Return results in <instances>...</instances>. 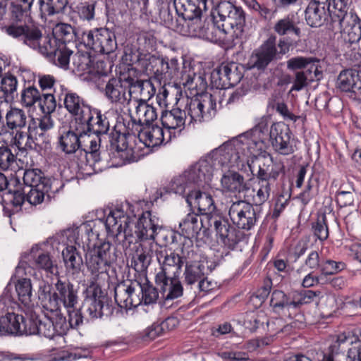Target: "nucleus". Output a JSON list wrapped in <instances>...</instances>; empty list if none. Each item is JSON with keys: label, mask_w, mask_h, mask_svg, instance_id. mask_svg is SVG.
Returning a JSON list of instances; mask_svg holds the SVG:
<instances>
[{"label": "nucleus", "mask_w": 361, "mask_h": 361, "mask_svg": "<svg viewBox=\"0 0 361 361\" xmlns=\"http://www.w3.org/2000/svg\"><path fill=\"white\" fill-rule=\"evenodd\" d=\"M1 30L18 42L38 51L56 66L68 69L73 51L63 43L56 44L49 35H44L42 30L33 25L11 23L3 26Z\"/></svg>", "instance_id": "f257e3e1"}, {"label": "nucleus", "mask_w": 361, "mask_h": 361, "mask_svg": "<svg viewBox=\"0 0 361 361\" xmlns=\"http://www.w3.org/2000/svg\"><path fill=\"white\" fill-rule=\"evenodd\" d=\"M216 94L209 92L194 97L182 98L180 101L188 117L189 124L211 120L217 111Z\"/></svg>", "instance_id": "f03ea898"}, {"label": "nucleus", "mask_w": 361, "mask_h": 361, "mask_svg": "<svg viewBox=\"0 0 361 361\" xmlns=\"http://www.w3.org/2000/svg\"><path fill=\"white\" fill-rule=\"evenodd\" d=\"M252 157L240 137L224 143L212 152L211 161L214 167H233L245 157Z\"/></svg>", "instance_id": "7ed1b4c3"}, {"label": "nucleus", "mask_w": 361, "mask_h": 361, "mask_svg": "<svg viewBox=\"0 0 361 361\" xmlns=\"http://www.w3.org/2000/svg\"><path fill=\"white\" fill-rule=\"evenodd\" d=\"M228 215L238 229L250 231L261 219L262 209L247 201L238 200L231 204Z\"/></svg>", "instance_id": "20e7f679"}, {"label": "nucleus", "mask_w": 361, "mask_h": 361, "mask_svg": "<svg viewBox=\"0 0 361 361\" xmlns=\"http://www.w3.org/2000/svg\"><path fill=\"white\" fill-rule=\"evenodd\" d=\"M143 62L141 71L148 75H152L159 82L170 80L177 73L179 68L178 61L176 58L169 61L167 57L149 52Z\"/></svg>", "instance_id": "39448f33"}, {"label": "nucleus", "mask_w": 361, "mask_h": 361, "mask_svg": "<svg viewBox=\"0 0 361 361\" xmlns=\"http://www.w3.org/2000/svg\"><path fill=\"white\" fill-rule=\"evenodd\" d=\"M215 11L223 22L222 26L226 30L231 29L235 38L241 37L245 25V13L242 7L223 1L218 3Z\"/></svg>", "instance_id": "423d86ee"}, {"label": "nucleus", "mask_w": 361, "mask_h": 361, "mask_svg": "<svg viewBox=\"0 0 361 361\" xmlns=\"http://www.w3.org/2000/svg\"><path fill=\"white\" fill-rule=\"evenodd\" d=\"M328 29L332 32L341 33V40L347 48L356 44L361 39V23L356 14H350L338 17L334 23L328 24Z\"/></svg>", "instance_id": "0eeeda50"}, {"label": "nucleus", "mask_w": 361, "mask_h": 361, "mask_svg": "<svg viewBox=\"0 0 361 361\" xmlns=\"http://www.w3.org/2000/svg\"><path fill=\"white\" fill-rule=\"evenodd\" d=\"M82 40L86 47L96 53L109 54L117 48L116 35L107 28H96L83 32Z\"/></svg>", "instance_id": "6e6552de"}, {"label": "nucleus", "mask_w": 361, "mask_h": 361, "mask_svg": "<svg viewBox=\"0 0 361 361\" xmlns=\"http://www.w3.org/2000/svg\"><path fill=\"white\" fill-rule=\"evenodd\" d=\"M116 260L115 252L109 242H103L90 250L86 254V264L92 274L106 273Z\"/></svg>", "instance_id": "1a4fd4ad"}, {"label": "nucleus", "mask_w": 361, "mask_h": 361, "mask_svg": "<svg viewBox=\"0 0 361 361\" xmlns=\"http://www.w3.org/2000/svg\"><path fill=\"white\" fill-rule=\"evenodd\" d=\"M213 228L225 247L234 250L245 234L232 226L223 215H213L208 219V229Z\"/></svg>", "instance_id": "9d476101"}, {"label": "nucleus", "mask_w": 361, "mask_h": 361, "mask_svg": "<svg viewBox=\"0 0 361 361\" xmlns=\"http://www.w3.org/2000/svg\"><path fill=\"white\" fill-rule=\"evenodd\" d=\"M141 282L123 281L118 283L114 288L115 301L121 308L130 310L142 303Z\"/></svg>", "instance_id": "9b49d317"}, {"label": "nucleus", "mask_w": 361, "mask_h": 361, "mask_svg": "<svg viewBox=\"0 0 361 361\" xmlns=\"http://www.w3.org/2000/svg\"><path fill=\"white\" fill-rule=\"evenodd\" d=\"M190 252H192V255H193L192 250H187L186 255L185 248L183 247L181 249L182 256H180L174 252L168 253V252L162 247L156 249V257L161 265V270L156 274V276H178L185 263L183 259L189 258Z\"/></svg>", "instance_id": "f8f14e48"}, {"label": "nucleus", "mask_w": 361, "mask_h": 361, "mask_svg": "<svg viewBox=\"0 0 361 361\" xmlns=\"http://www.w3.org/2000/svg\"><path fill=\"white\" fill-rule=\"evenodd\" d=\"M268 136L269 130L264 121H261L250 131L239 135L252 158L256 157L265 149Z\"/></svg>", "instance_id": "ddd939ff"}, {"label": "nucleus", "mask_w": 361, "mask_h": 361, "mask_svg": "<svg viewBox=\"0 0 361 361\" xmlns=\"http://www.w3.org/2000/svg\"><path fill=\"white\" fill-rule=\"evenodd\" d=\"M359 63L354 64V68L341 72L337 79V87L348 92L354 100H361V55Z\"/></svg>", "instance_id": "4468645a"}, {"label": "nucleus", "mask_w": 361, "mask_h": 361, "mask_svg": "<svg viewBox=\"0 0 361 361\" xmlns=\"http://www.w3.org/2000/svg\"><path fill=\"white\" fill-rule=\"evenodd\" d=\"M276 41V36L271 35L258 49L255 50L249 61L252 68L264 70L270 63L280 58Z\"/></svg>", "instance_id": "2eb2a0df"}, {"label": "nucleus", "mask_w": 361, "mask_h": 361, "mask_svg": "<svg viewBox=\"0 0 361 361\" xmlns=\"http://www.w3.org/2000/svg\"><path fill=\"white\" fill-rule=\"evenodd\" d=\"M85 135V131L78 125L73 129L72 127L68 130H63L58 137L57 147L66 154L70 155L79 152L84 153L85 157L87 151L82 148L80 139Z\"/></svg>", "instance_id": "dca6fc26"}, {"label": "nucleus", "mask_w": 361, "mask_h": 361, "mask_svg": "<svg viewBox=\"0 0 361 361\" xmlns=\"http://www.w3.org/2000/svg\"><path fill=\"white\" fill-rule=\"evenodd\" d=\"M269 141L274 150L279 154L288 156L295 152L294 147L290 143V130L283 124L274 123L271 126Z\"/></svg>", "instance_id": "f3484780"}, {"label": "nucleus", "mask_w": 361, "mask_h": 361, "mask_svg": "<svg viewBox=\"0 0 361 361\" xmlns=\"http://www.w3.org/2000/svg\"><path fill=\"white\" fill-rule=\"evenodd\" d=\"M78 125L85 131V135L88 133L98 136L106 135L110 128L106 115L102 114L101 110L92 107L90 109V114L85 116Z\"/></svg>", "instance_id": "a211bd4d"}, {"label": "nucleus", "mask_w": 361, "mask_h": 361, "mask_svg": "<svg viewBox=\"0 0 361 361\" xmlns=\"http://www.w3.org/2000/svg\"><path fill=\"white\" fill-rule=\"evenodd\" d=\"M135 71L129 70L128 77L124 78L128 87V95L132 99L142 100L147 102L155 94L156 89L150 80H139L131 76L130 73Z\"/></svg>", "instance_id": "6ab92c4d"}, {"label": "nucleus", "mask_w": 361, "mask_h": 361, "mask_svg": "<svg viewBox=\"0 0 361 361\" xmlns=\"http://www.w3.org/2000/svg\"><path fill=\"white\" fill-rule=\"evenodd\" d=\"M128 111L131 120L140 126L149 125L157 118L155 107L142 100L132 99L128 101Z\"/></svg>", "instance_id": "aec40b11"}, {"label": "nucleus", "mask_w": 361, "mask_h": 361, "mask_svg": "<svg viewBox=\"0 0 361 361\" xmlns=\"http://www.w3.org/2000/svg\"><path fill=\"white\" fill-rule=\"evenodd\" d=\"M186 202L190 206L197 208L199 212L204 216V219L207 224L210 216L222 215L215 212L216 207L212 196L202 192L200 190H189L186 196Z\"/></svg>", "instance_id": "412c9836"}, {"label": "nucleus", "mask_w": 361, "mask_h": 361, "mask_svg": "<svg viewBox=\"0 0 361 361\" xmlns=\"http://www.w3.org/2000/svg\"><path fill=\"white\" fill-rule=\"evenodd\" d=\"M63 105L68 112L75 117L78 124L85 116L90 114L92 106L87 103L84 98L71 90H66L63 93Z\"/></svg>", "instance_id": "4be33fe9"}, {"label": "nucleus", "mask_w": 361, "mask_h": 361, "mask_svg": "<svg viewBox=\"0 0 361 361\" xmlns=\"http://www.w3.org/2000/svg\"><path fill=\"white\" fill-rule=\"evenodd\" d=\"M128 77V73H123L119 78H111L106 82L104 94L107 99L112 104H123L128 102L127 90H128V85H124L126 83L124 78Z\"/></svg>", "instance_id": "5701e85b"}, {"label": "nucleus", "mask_w": 361, "mask_h": 361, "mask_svg": "<svg viewBox=\"0 0 361 361\" xmlns=\"http://www.w3.org/2000/svg\"><path fill=\"white\" fill-rule=\"evenodd\" d=\"M155 282L161 298L165 300L178 298L183 294V288L178 276H155Z\"/></svg>", "instance_id": "b1692460"}, {"label": "nucleus", "mask_w": 361, "mask_h": 361, "mask_svg": "<svg viewBox=\"0 0 361 361\" xmlns=\"http://www.w3.org/2000/svg\"><path fill=\"white\" fill-rule=\"evenodd\" d=\"M161 221L150 211L142 213L137 221L138 233L141 240H155L160 229Z\"/></svg>", "instance_id": "393cba45"}, {"label": "nucleus", "mask_w": 361, "mask_h": 361, "mask_svg": "<svg viewBox=\"0 0 361 361\" xmlns=\"http://www.w3.org/2000/svg\"><path fill=\"white\" fill-rule=\"evenodd\" d=\"M176 105L177 106L173 107L171 110L162 112L161 116V124L168 131L178 130L181 132L185 128V123L188 121L183 104L180 100Z\"/></svg>", "instance_id": "a878e982"}, {"label": "nucleus", "mask_w": 361, "mask_h": 361, "mask_svg": "<svg viewBox=\"0 0 361 361\" xmlns=\"http://www.w3.org/2000/svg\"><path fill=\"white\" fill-rule=\"evenodd\" d=\"M180 81L183 85L190 90L196 91V96L205 93L207 82L203 72L195 73L193 68L184 66L180 73Z\"/></svg>", "instance_id": "bb28decb"}, {"label": "nucleus", "mask_w": 361, "mask_h": 361, "mask_svg": "<svg viewBox=\"0 0 361 361\" xmlns=\"http://www.w3.org/2000/svg\"><path fill=\"white\" fill-rule=\"evenodd\" d=\"M152 253V243H140L132 256L131 267L138 273L145 274L151 264Z\"/></svg>", "instance_id": "cd10ccee"}, {"label": "nucleus", "mask_w": 361, "mask_h": 361, "mask_svg": "<svg viewBox=\"0 0 361 361\" xmlns=\"http://www.w3.org/2000/svg\"><path fill=\"white\" fill-rule=\"evenodd\" d=\"M204 219H201L195 213L188 214L185 218L179 223V229L185 239L197 237L202 228H204V232L209 230L207 224Z\"/></svg>", "instance_id": "c85d7f7f"}, {"label": "nucleus", "mask_w": 361, "mask_h": 361, "mask_svg": "<svg viewBox=\"0 0 361 361\" xmlns=\"http://www.w3.org/2000/svg\"><path fill=\"white\" fill-rule=\"evenodd\" d=\"M325 2L310 1L305 11L307 24L312 27L322 26L328 16L329 11L324 6Z\"/></svg>", "instance_id": "c756f323"}, {"label": "nucleus", "mask_w": 361, "mask_h": 361, "mask_svg": "<svg viewBox=\"0 0 361 361\" xmlns=\"http://www.w3.org/2000/svg\"><path fill=\"white\" fill-rule=\"evenodd\" d=\"M55 294L66 308H73L77 303V291L68 280L59 279L55 283Z\"/></svg>", "instance_id": "7c9ffc66"}, {"label": "nucleus", "mask_w": 361, "mask_h": 361, "mask_svg": "<svg viewBox=\"0 0 361 361\" xmlns=\"http://www.w3.org/2000/svg\"><path fill=\"white\" fill-rule=\"evenodd\" d=\"M168 134L169 137L166 138L163 128L156 125L140 130L138 136L146 146L155 147L160 145L165 140L169 142L171 138V133L168 131Z\"/></svg>", "instance_id": "2f4dec72"}, {"label": "nucleus", "mask_w": 361, "mask_h": 361, "mask_svg": "<svg viewBox=\"0 0 361 361\" xmlns=\"http://www.w3.org/2000/svg\"><path fill=\"white\" fill-rule=\"evenodd\" d=\"M221 186L231 192H249V187L245 182L244 177L238 172L228 171L221 179Z\"/></svg>", "instance_id": "473e14b6"}, {"label": "nucleus", "mask_w": 361, "mask_h": 361, "mask_svg": "<svg viewBox=\"0 0 361 361\" xmlns=\"http://www.w3.org/2000/svg\"><path fill=\"white\" fill-rule=\"evenodd\" d=\"M299 24L300 21L295 15H288L283 18L278 20L275 23L273 30L279 36L293 34L297 37L300 38L302 31L298 26Z\"/></svg>", "instance_id": "72a5a7b5"}, {"label": "nucleus", "mask_w": 361, "mask_h": 361, "mask_svg": "<svg viewBox=\"0 0 361 361\" xmlns=\"http://www.w3.org/2000/svg\"><path fill=\"white\" fill-rule=\"evenodd\" d=\"M53 127L54 121L51 115L44 114L39 118H32L29 121L27 128L31 131V136L38 135L40 140L46 142V133Z\"/></svg>", "instance_id": "f704fd0d"}, {"label": "nucleus", "mask_w": 361, "mask_h": 361, "mask_svg": "<svg viewBox=\"0 0 361 361\" xmlns=\"http://www.w3.org/2000/svg\"><path fill=\"white\" fill-rule=\"evenodd\" d=\"M83 313H87L90 319L100 318L104 315L111 314L112 308L105 302L94 300L92 298H85L80 307Z\"/></svg>", "instance_id": "c9c22d12"}, {"label": "nucleus", "mask_w": 361, "mask_h": 361, "mask_svg": "<svg viewBox=\"0 0 361 361\" xmlns=\"http://www.w3.org/2000/svg\"><path fill=\"white\" fill-rule=\"evenodd\" d=\"M21 322H23V316L14 312H8L5 316L1 317L0 334L20 335Z\"/></svg>", "instance_id": "e433bc0d"}, {"label": "nucleus", "mask_w": 361, "mask_h": 361, "mask_svg": "<svg viewBox=\"0 0 361 361\" xmlns=\"http://www.w3.org/2000/svg\"><path fill=\"white\" fill-rule=\"evenodd\" d=\"M173 4L176 13L182 18L183 22L192 20L196 16H202L203 9L196 4L194 0H173Z\"/></svg>", "instance_id": "4c0bfd02"}, {"label": "nucleus", "mask_w": 361, "mask_h": 361, "mask_svg": "<svg viewBox=\"0 0 361 361\" xmlns=\"http://www.w3.org/2000/svg\"><path fill=\"white\" fill-rule=\"evenodd\" d=\"M207 22V20H202L201 16H196L192 20H185L177 25L176 29L183 35L200 38Z\"/></svg>", "instance_id": "58836bf2"}, {"label": "nucleus", "mask_w": 361, "mask_h": 361, "mask_svg": "<svg viewBox=\"0 0 361 361\" xmlns=\"http://www.w3.org/2000/svg\"><path fill=\"white\" fill-rule=\"evenodd\" d=\"M62 256L67 269L73 274L81 271L83 266L82 258L75 246H67L63 250Z\"/></svg>", "instance_id": "ea45409f"}, {"label": "nucleus", "mask_w": 361, "mask_h": 361, "mask_svg": "<svg viewBox=\"0 0 361 361\" xmlns=\"http://www.w3.org/2000/svg\"><path fill=\"white\" fill-rule=\"evenodd\" d=\"M270 191V183H258L255 188L252 190L249 189V192H246V195H245V201L248 202L249 201L252 202L251 204L255 207H260L269 199Z\"/></svg>", "instance_id": "a19ab883"}, {"label": "nucleus", "mask_w": 361, "mask_h": 361, "mask_svg": "<svg viewBox=\"0 0 361 361\" xmlns=\"http://www.w3.org/2000/svg\"><path fill=\"white\" fill-rule=\"evenodd\" d=\"M127 216H125L124 212L121 209H114L110 212L106 218L105 227L108 233L114 234L118 240L119 235L122 233V227L123 220Z\"/></svg>", "instance_id": "79ce46f5"}, {"label": "nucleus", "mask_w": 361, "mask_h": 361, "mask_svg": "<svg viewBox=\"0 0 361 361\" xmlns=\"http://www.w3.org/2000/svg\"><path fill=\"white\" fill-rule=\"evenodd\" d=\"M42 17L52 16L64 12L68 0H38Z\"/></svg>", "instance_id": "37998d69"}, {"label": "nucleus", "mask_w": 361, "mask_h": 361, "mask_svg": "<svg viewBox=\"0 0 361 361\" xmlns=\"http://www.w3.org/2000/svg\"><path fill=\"white\" fill-rule=\"evenodd\" d=\"M6 130H18L25 127L27 114L24 110L18 108H11L6 114Z\"/></svg>", "instance_id": "c03bdc74"}, {"label": "nucleus", "mask_w": 361, "mask_h": 361, "mask_svg": "<svg viewBox=\"0 0 361 361\" xmlns=\"http://www.w3.org/2000/svg\"><path fill=\"white\" fill-rule=\"evenodd\" d=\"M33 265L35 269L43 270L47 274H55L58 272L57 264L48 252L42 251L33 255Z\"/></svg>", "instance_id": "a18cd8bd"}, {"label": "nucleus", "mask_w": 361, "mask_h": 361, "mask_svg": "<svg viewBox=\"0 0 361 361\" xmlns=\"http://www.w3.org/2000/svg\"><path fill=\"white\" fill-rule=\"evenodd\" d=\"M49 38H54L56 44L63 43L68 46L75 39V29L69 24H57L54 30L53 35H49Z\"/></svg>", "instance_id": "49530a36"}, {"label": "nucleus", "mask_w": 361, "mask_h": 361, "mask_svg": "<svg viewBox=\"0 0 361 361\" xmlns=\"http://www.w3.org/2000/svg\"><path fill=\"white\" fill-rule=\"evenodd\" d=\"M147 53L140 51V49L132 44H127L124 47L122 60L127 64L135 65L140 70L143 66V61L147 57Z\"/></svg>", "instance_id": "de8ad7c7"}, {"label": "nucleus", "mask_w": 361, "mask_h": 361, "mask_svg": "<svg viewBox=\"0 0 361 361\" xmlns=\"http://www.w3.org/2000/svg\"><path fill=\"white\" fill-rule=\"evenodd\" d=\"M122 233H123V239L122 240V245L127 248L132 243H136L141 240V237L138 233L137 223L131 221L129 216L123 220Z\"/></svg>", "instance_id": "09e8293b"}, {"label": "nucleus", "mask_w": 361, "mask_h": 361, "mask_svg": "<svg viewBox=\"0 0 361 361\" xmlns=\"http://www.w3.org/2000/svg\"><path fill=\"white\" fill-rule=\"evenodd\" d=\"M16 183L15 188L13 190H9L3 196L2 200L6 204H11L15 208L20 209L22 204L26 200L25 195V191L22 188L21 184L18 178L14 180Z\"/></svg>", "instance_id": "8fccbe9b"}, {"label": "nucleus", "mask_w": 361, "mask_h": 361, "mask_svg": "<svg viewBox=\"0 0 361 361\" xmlns=\"http://www.w3.org/2000/svg\"><path fill=\"white\" fill-rule=\"evenodd\" d=\"M184 271L185 282L188 285H192L203 279L204 275V266L200 262H194L189 264L185 262Z\"/></svg>", "instance_id": "3c124183"}, {"label": "nucleus", "mask_w": 361, "mask_h": 361, "mask_svg": "<svg viewBox=\"0 0 361 361\" xmlns=\"http://www.w3.org/2000/svg\"><path fill=\"white\" fill-rule=\"evenodd\" d=\"M227 32L226 27L217 26L212 20H207L204 30L200 38L206 39L212 42H217L223 39L224 35Z\"/></svg>", "instance_id": "603ef678"}, {"label": "nucleus", "mask_w": 361, "mask_h": 361, "mask_svg": "<svg viewBox=\"0 0 361 361\" xmlns=\"http://www.w3.org/2000/svg\"><path fill=\"white\" fill-rule=\"evenodd\" d=\"M18 169L17 157L7 146L0 147V169L13 171Z\"/></svg>", "instance_id": "864d4df0"}, {"label": "nucleus", "mask_w": 361, "mask_h": 361, "mask_svg": "<svg viewBox=\"0 0 361 361\" xmlns=\"http://www.w3.org/2000/svg\"><path fill=\"white\" fill-rule=\"evenodd\" d=\"M15 287L19 300L25 305H29L32 298V284L30 279H19Z\"/></svg>", "instance_id": "5fc2aeb1"}, {"label": "nucleus", "mask_w": 361, "mask_h": 361, "mask_svg": "<svg viewBox=\"0 0 361 361\" xmlns=\"http://www.w3.org/2000/svg\"><path fill=\"white\" fill-rule=\"evenodd\" d=\"M214 168L209 159H201L194 164V173H197V178L208 183L213 176Z\"/></svg>", "instance_id": "6e6d98bb"}, {"label": "nucleus", "mask_w": 361, "mask_h": 361, "mask_svg": "<svg viewBox=\"0 0 361 361\" xmlns=\"http://www.w3.org/2000/svg\"><path fill=\"white\" fill-rule=\"evenodd\" d=\"M312 231L314 237L321 241L329 237V228L325 214L318 216L316 221L312 223Z\"/></svg>", "instance_id": "4d7b16f0"}, {"label": "nucleus", "mask_w": 361, "mask_h": 361, "mask_svg": "<svg viewBox=\"0 0 361 361\" xmlns=\"http://www.w3.org/2000/svg\"><path fill=\"white\" fill-rule=\"evenodd\" d=\"M93 61L88 52H79L73 58V64L78 72H91Z\"/></svg>", "instance_id": "13d9d810"}, {"label": "nucleus", "mask_w": 361, "mask_h": 361, "mask_svg": "<svg viewBox=\"0 0 361 361\" xmlns=\"http://www.w3.org/2000/svg\"><path fill=\"white\" fill-rule=\"evenodd\" d=\"M42 171L39 169H26L23 173V183L30 188H37L38 185H42L44 178Z\"/></svg>", "instance_id": "bf43d9fd"}, {"label": "nucleus", "mask_w": 361, "mask_h": 361, "mask_svg": "<svg viewBox=\"0 0 361 361\" xmlns=\"http://www.w3.org/2000/svg\"><path fill=\"white\" fill-rule=\"evenodd\" d=\"M39 322V317L35 313H30L26 317L23 316V322H21L20 335H35L37 334V326Z\"/></svg>", "instance_id": "052dcab7"}, {"label": "nucleus", "mask_w": 361, "mask_h": 361, "mask_svg": "<svg viewBox=\"0 0 361 361\" xmlns=\"http://www.w3.org/2000/svg\"><path fill=\"white\" fill-rule=\"evenodd\" d=\"M312 61L307 65L302 72L305 73L309 82L319 81L323 78V71L319 64V60L315 57H311Z\"/></svg>", "instance_id": "680f3d73"}, {"label": "nucleus", "mask_w": 361, "mask_h": 361, "mask_svg": "<svg viewBox=\"0 0 361 361\" xmlns=\"http://www.w3.org/2000/svg\"><path fill=\"white\" fill-rule=\"evenodd\" d=\"M210 79L212 85L216 89L229 88L225 63H222L219 67L212 72Z\"/></svg>", "instance_id": "e2e57ef3"}, {"label": "nucleus", "mask_w": 361, "mask_h": 361, "mask_svg": "<svg viewBox=\"0 0 361 361\" xmlns=\"http://www.w3.org/2000/svg\"><path fill=\"white\" fill-rule=\"evenodd\" d=\"M17 79L11 74H6L1 80V90L6 98L13 100L16 94Z\"/></svg>", "instance_id": "0e129e2a"}, {"label": "nucleus", "mask_w": 361, "mask_h": 361, "mask_svg": "<svg viewBox=\"0 0 361 361\" xmlns=\"http://www.w3.org/2000/svg\"><path fill=\"white\" fill-rule=\"evenodd\" d=\"M348 3L344 1H331L329 2L328 11L331 18L329 23H334L336 18H343L345 15L354 14L352 12L348 13Z\"/></svg>", "instance_id": "69168bd1"}, {"label": "nucleus", "mask_w": 361, "mask_h": 361, "mask_svg": "<svg viewBox=\"0 0 361 361\" xmlns=\"http://www.w3.org/2000/svg\"><path fill=\"white\" fill-rule=\"evenodd\" d=\"M185 177L183 173L175 177L170 183L169 187L170 191L180 195H185L186 197L189 190H192L190 189L191 185Z\"/></svg>", "instance_id": "338daca9"}, {"label": "nucleus", "mask_w": 361, "mask_h": 361, "mask_svg": "<svg viewBox=\"0 0 361 361\" xmlns=\"http://www.w3.org/2000/svg\"><path fill=\"white\" fill-rule=\"evenodd\" d=\"M225 68L227 75L228 87H233L238 84L243 77L242 69L235 63H225Z\"/></svg>", "instance_id": "774afa93"}]
</instances>
